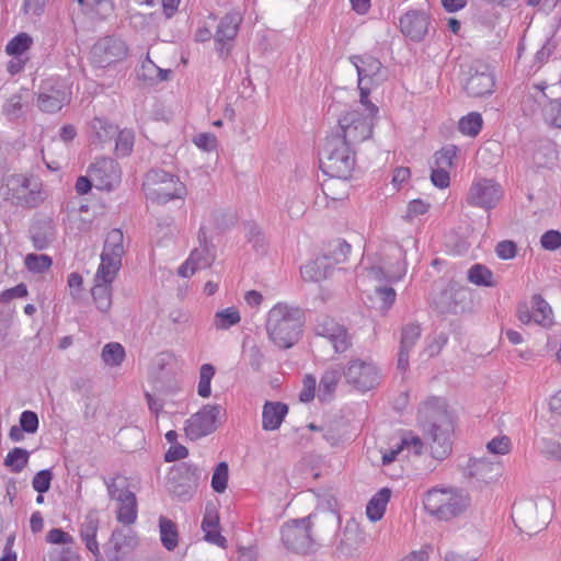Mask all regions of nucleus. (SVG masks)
I'll return each mask as SVG.
<instances>
[{
	"mask_svg": "<svg viewBox=\"0 0 561 561\" xmlns=\"http://www.w3.org/2000/svg\"><path fill=\"white\" fill-rule=\"evenodd\" d=\"M288 412V407L282 402L266 401L262 412V427L265 431L277 430Z\"/></svg>",
	"mask_w": 561,
	"mask_h": 561,
	"instance_id": "cd10ccee",
	"label": "nucleus"
},
{
	"mask_svg": "<svg viewBox=\"0 0 561 561\" xmlns=\"http://www.w3.org/2000/svg\"><path fill=\"white\" fill-rule=\"evenodd\" d=\"M53 472L49 469L38 471L33 480L32 486L38 493H46L50 489Z\"/></svg>",
	"mask_w": 561,
	"mask_h": 561,
	"instance_id": "bf43d9fd",
	"label": "nucleus"
},
{
	"mask_svg": "<svg viewBox=\"0 0 561 561\" xmlns=\"http://www.w3.org/2000/svg\"><path fill=\"white\" fill-rule=\"evenodd\" d=\"M351 61L357 70L360 101L366 102L370 93L369 85L381 79L382 65L370 55L352 56Z\"/></svg>",
	"mask_w": 561,
	"mask_h": 561,
	"instance_id": "2eb2a0df",
	"label": "nucleus"
},
{
	"mask_svg": "<svg viewBox=\"0 0 561 561\" xmlns=\"http://www.w3.org/2000/svg\"><path fill=\"white\" fill-rule=\"evenodd\" d=\"M317 380L312 375H306L302 379V389L299 393V400L308 403L313 400L316 392Z\"/></svg>",
	"mask_w": 561,
	"mask_h": 561,
	"instance_id": "69168bd1",
	"label": "nucleus"
},
{
	"mask_svg": "<svg viewBox=\"0 0 561 561\" xmlns=\"http://www.w3.org/2000/svg\"><path fill=\"white\" fill-rule=\"evenodd\" d=\"M89 174L100 191H111L121 182L118 163L108 157L96 159L89 168Z\"/></svg>",
	"mask_w": 561,
	"mask_h": 561,
	"instance_id": "f3484780",
	"label": "nucleus"
},
{
	"mask_svg": "<svg viewBox=\"0 0 561 561\" xmlns=\"http://www.w3.org/2000/svg\"><path fill=\"white\" fill-rule=\"evenodd\" d=\"M550 508L551 503L548 499L539 502L523 500L513 505L512 518L522 533L531 536L547 526Z\"/></svg>",
	"mask_w": 561,
	"mask_h": 561,
	"instance_id": "0eeeda50",
	"label": "nucleus"
},
{
	"mask_svg": "<svg viewBox=\"0 0 561 561\" xmlns=\"http://www.w3.org/2000/svg\"><path fill=\"white\" fill-rule=\"evenodd\" d=\"M215 375V367L211 364H203L199 369V381L197 387V393L202 398H208L210 396V382Z\"/></svg>",
	"mask_w": 561,
	"mask_h": 561,
	"instance_id": "603ef678",
	"label": "nucleus"
},
{
	"mask_svg": "<svg viewBox=\"0 0 561 561\" xmlns=\"http://www.w3.org/2000/svg\"><path fill=\"white\" fill-rule=\"evenodd\" d=\"M403 450L408 449L409 451H412L414 455L420 456L422 454L424 444L423 440L416 436L413 435L411 432L405 433L400 440Z\"/></svg>",
	"mask_w": 561,
	"mask_h": 561,
	"instance_id": "e2e57ef3",
	"label": "nucleus"
},
{
	"mask_svg": "<svg viewBox=\"0 0 561 561\" xmlns=\"http://www.w3.org/2000/svg\"><path fill=\"white\" fill-rule=\"evenodd\" d=\"M540 244L545 250L556 251L561 247V232L559 230H548L540 238Z\"/></svg>",
	"mask_w": 561,
	"mask_h": 561,
	"instance_id": "338daca9",
	"label": "nucleus"
},
{
	"mask_svg": "<svg viewBox=\"0 0 561 561\" xmlns=\"http://www.w3.org/2000/svg\"><path fill=\"white\" fill-rule=\"evenodd\" d=\"M30 454L26 449L15 447L4 458V466L13 472H21L28 462Z\"/></svg>",
	"mask_w": 561,
	"mask_h": 561,
	"instance_id": "37998d69",
	"label": "nucleus"
},
{
	"mask_svg": "<svg viewBox=\"0 0 561 561\" xmlns=\"http://www.w3.org/2000/svg\"><path fill=\"white\" fill-rule=\"evenodd\" d=\"M9 185L16 191L18 199L28 207H35L42 199L37 184L33 185L31 179L24 175H13Z\"/></svg>",
	"mask_w": 561,
	"mask_h": 561,
	"instance_id": "b1692460",
	"label": "nucleus"
},
{
	"mask_svg": "<svg viewBox=\"0 0 561 561\" xmlns=\"http://www.w3.org/2000/svg\"><path fill=\"white\" fill-rule=\"evenodd\" d=\"M355 150L340 134L325 137L320 151V169L329 178L350 180L355 167Z\"/></svg>",
	"mask_w": 561,
	"mask_h": 561,
	"instance_id": "7ed1b4c3",
	"label": "nucleus"
},
{
	"mask_svg": "<svg viewBox=\"0 0 561 561\" xmlns=\"http://www.w3.org/2000/svg\"><path fill=\"white\" fill-rule=\"evenodd\" d=\"M222 411L220 404H205L186 420L184 427L186 437L191 440H197L214 433Z\"/></svg>",
	"mask_w": 561,
	"mask_h": 561,
	"instance_id": "f8f14e48",
	"label": "nucleus"
},
{
	"mask_svg": "<svg viewBox=\"0 0 561 561\" xmlns=\"http://www.w3.org/2000/svg\"><path fill=\"white\" fill-rule=\"evenodd\" d=\"M280 534L283 545L295 553L308 554L319 547L318 538L313 536L305 518L287 522L283 525Z\"/></svg>",
	"mask_w": 561,
	"mask_h": 561,
	"instance_id": "6e6552de",
	"label": "nucleus"
},
{
	"mask_svg": "<svg viewBox=\"0 0 561 561\" xmlns=\"http://www.w3.org/2000/svg\"><path fill=\"white\" fill-rule=\"evenodd\" d=\"M378 113V107L369 100L346 112L339 119V128L335 134H340L341 138L353 148L369 139L373 135L374 121Z\"/></svg>",
	"mask_w": 561,
	"mask_h": 561,
	"instance_id": "20e7f679",
	"label": "nucleus"
},
{
	"mask_svg": "<svg viewBox=\"0 0 561 561\" xmlns=\"http://www.w3.org/2000/svg\"><path fill=\"white\" fill-rule=\"evenodd\" d=\"M71 100L70 87L60 78L44 80L37 93V107L45 113H57Z\"/></svg>",
	"mask_w": 561,
	"mask_h": 561,
	"instance_id": "9b49d317",
	"label": "nucleus"
},
{
	"mask_svg": "<svg viewBox=\"0 0 561 561\" xmlns=\"http://www.w3.org/2000/svg\"><path fill=\"white\" fill-rule=\"evenodd\" d=\"M407 273V264L404 261H399L396 264L394 271H385L381 266H371L368 270V276L377 282H398Z\"/></svg>",
	"mask_w": 561,
	"mask_h": 561,
	"instance_id": "e433bc0d",
	"label": "nucleus"
},
{
	"mask_svg": "<svg viewBox=\"0 0 561 561\" xmlns=\"http://www.w3.org/2000/svg\"><path fill=\"white\" fill-rule=\"evenodd\" d=\"M344 376L348 383L362 391L370 390L379 383L377 367L370 362L360 359L351 360Z\"/></svg>",
	"mask_w": 561,
	"mask_h": 561,
	"instance_id": "a211bd4d",
	"label": "nucleus"
},
{
	"mask_svg": "<svg viewBox=\"0 0 561 561\" xmlns=\"http://www.w3.org/2000/svg\"><path fill=\"white\" fill-rule=\"evenodd\" d=\"M126 44L114 36H104L96 41L90 51L91 64L98 68H105L123 60L127 56Z\"/></svg>",
	"mask_w": 561,
	"mask_h": 561,
	"instance_id": "ddd939ff",
	"label": "nucleus"
},
{
	"mask_svg": "<svg viewBox=\"0 0 561 561\" xmlns=\"http://www.w3.org/2000/svg\"><path fill=\"white\" fill-rule=\"evenodd\" d=\"M119 503L117 508V520L126 526L134 524L137 519V499L135 493L128 489L122 490L116 497Z\"/></svg>",
	"mask_w": 561,
	"mask_h": 561,
	"instance_id": "a878e982",
	"label": "nucleus"
},
{
	"mask_svg": "<svg viewBox=\"0 0 561 561\" xmlns=\"http://www.w3.org/2000/svg\"><path fill=\"white\" fill-rule=\"evenodd\" d=\"M91 294L98 309L107 312L112 306V284L94 282Z\"/></svg>",
	"mask_w": 561,
	"mask_h": 561,
	"instance_id": "a19ab883",
	"label": "nucleus"
},
{
	"mask_svg": "<svg viewBox=\"0 0 561 561\" xmlns=\"http://www.w3.org/2000/svg\"><path fill=\"white\" fill-rule=\"evenodd\" d=\"M390 496V489L382 488L370 499L366 506V515L369 520L378 522L382 518Z\"/></svg>",
	"mask_w": 561,
	"mask_h": 561,
	"instance_id": "72a5a7b5",
	"label": "nucleus"
},
{
	"mask_svg": "<svg viewBox=\"0 0 561 561\" xmlns=\"http://www.w3.org/2000/svg\"><path fill=\"white\" fill-rule=\"evenodd\" d=\"M159 528L162 546L169 551L174 550L179 542L176 524L173 520L161 516L159 518Z\"/></svg>",
	"mask_w": 561,
	"mask_h": 561,
	"instance_id": "c9c22d12",
	"label": "nucleus"
},
{
	"mask_svg": "<svg viewBox=\"0 0 561 561\" xmlns=\"http://www.w3.org/2000/svg\"><path fill=\"white\" fill-rule=\"evenodd\" d=\"M503 196L501 185L494 180H476L468 192L467 202L469 205L483 209L494 208Z\"/></svg>",
	"mask_w": 561,
	"mask_h": 561,
	"instance_id": "4468645a",
	"label": "nucleus"
},
{
	"mask_svg": "<svg viewBox=\"0 0 561 561\" xmlns=\"http://www.w3.org/2000/svg\"><path fill=\"white\" fill-rule=\"evenodd\" d=\"M38 416L33 411H23L20 415V427L27 434H34L38 430Z\"/></svg>",
	"mask_w": 561,
	"mask_h": 561,
	"instance_id": "680f3d73",
	"label": "nucleus"
},
{
	"mask_svg": "<svg viewBox=\"0 0 561 561\" xmlns=\"http://www.w3.org/2000/svg\"><path fill=\"white\" fill-rule=\"evenodd\" d=\"M495 253L501 260H512L517 255V244L512 240L500 241L495 247Z\"/></svg>",
	"mask_w": 561,
	"mask_h": 561,
	"instance_id": "774afa93",
	"label": "nucleus"
},
{
	"mask_svg": "<svg viewBox=\"0 0 561 561\" xmlns=\"http://www.w3.org/2000/svg\"><path fill=\"white\" fill-rule=\"evenodd\" d=\"M305 323V311L286 302L276 304L267 313L266 332L279 348H290L300 339Z\"/></svg>",
	"mask_w": 561,
	"mask_h": 561,
	"instance_id": "f03ea898",
	"label": "nucleus"
},
{
	"mask_svg": "<svg viewBox=\"0 0 561 561\" xmlns=\"http://www.w3.org/2000/svg\"><path fill=\"white\" fill-rule=\"evenodd\" d=\"M469 474L479 481L490 483L501 474V467L485 458L473 459L469 466Z\"/></svg>",
	"mask_w": 561,
	"mask_h": 561,
	"instance_id": "c85d7f7f",
	"label": "nucleus"
},
{
	"mask_svg": "<svg viewBox=\"0 0 561 561\" xmlns=\"http://www.w3.org/2000/svg\"><path fill=\"white\" fill-rule=\"evenodd\" d=\"M2 114L11 122L23 116V98L20 93H15L4 101L2 105Z\"/></svg>",
	"mask_w": 561,
	"mask_h": 561,
	"instance_id": "49530a36",
	"label": "nucleus"
},
{
	"mask_svg": "<svg viewBox=\"0 0 561 561\" xmlns=\"http://www.w3.org/2000/svg\"><path fill=\"white\" fill-rule=\"evenodd\" d=\"M91 128L93 130L94 137L93 142H98L101 146H104L106 142H110L115 138L118 127L106 118L95 117L91 123Z\"/></svg>",
	"mask_w": 561,
	"mask_h": 561,
	"instance_id": "f704fd0d",
	"label": "nucleus"
},
{
	"mask_svg": "<svg viewBox=\"0 0 561 561\" xmlns=\"http://www.w3.org/2000/svg\"><path fill=\"white\" fill-rule=\"evenodd\" d=\"M100 519L96 511H90L85 516L80 526V537L82 541L85 543V547L89 551L93 553L94 557L100 556L99 543L96 541V533L99 529Z\"/></svg>",
	"mask_w": 561,
	"mask_h": 561,
	"instance_id": "393cba45",
	"label": "nucleus"
},
{
	"mask_svg": "<svg viewBox=\"0 0 561 561\" xmlns=\"http://www.w3.org/2000/svg\"><path fill=\"white\" fill-rule=\"evenodd\" d=\"M31 238L37 250L46 249L55 240V229L49 221H39L31 227Z\"/></svg>",
	"mask_w": 561,
	"mask_h": 561,
	"instance_id": "7c9ffc66",
	"label": "nucleus"
},
{
	"mask_svg": "<svg viewBox=\"0 0 561 561\" xmlns=\"http://www.w3.org/2000/svg\"><path fill=\"white\" fill-rule=\"evenodd\" d=\"M417 423L427 440L432 457L444 460L451 453L454 419L442 398H431L419 408Z\"/></svg>",
	"mask_w": 561,
	"mask_h": 561,
	"instance_id": "f257e3e1",
	"label": "nucleus"
},
{
	"mask_svg": "<svg viewBox=\"0 0 561 561\" xmlns=\"http://www.w3.org/2000/svg\"><path fill=\"white\" fill-rule=\"evenodd\" d=\"M482 123L481 114L471 112L459 121L458 128L461 134L474 137L480 133Z\"/></svg>",
	"mask_w": 561,
	"mask_h": 561,
	"instance_id": "a18cd8bd",
	"label": "nucleus"
},
{
	"mask_svg": "<svg viewBox=\"0 0 561 561\" xmlns=\"http://www.w3.org/2000/svg\"><path fill=\"white\" fill-rule=\"evenodd\" d=\"M142 188L146 197L158 204L182 198L185 194V186L176 175L159 169L146 173Z\"/></svg>",
	"mask_w": 561,
	"mask_h": 561,
	"instance_id": "423d86ee",
	"label": "nucleus"
},
{
	"mask_svg": "<svg viewBox=\"0 0 561 561\" xmlns=\"http://www.w3.org/2000/svg\"><path fill=\"white\" fill-rule=\"evenodd\" d=\"M241 320L240 312L234 307H229L216 312L214 317V325L217 329L226 330L239 323Z\"/></svg>",
	"mask_w": 561,
	"mask_h": 561,
	"instance_id": "09e8293b",
	"label": "nucleus"
},
{
	"mask_svg": "<svg viewBox=\"0 0 561 561\" xmlns=\"http://www.w3.org/2000/svg\"><path fill=\"white\" fill-rule=\"evenodd\" d=\"M25 265L31 272L42 273L50 267L51 259L45 254H28L25 257Z\"/></svg>",
	"mask_w": 561,
	"mask_h": 561,
	"instance_id": "4d7b16f0",
	"label": "nucleus"
},
{
	"mask_svg": "<svg viewBox=\"0 0 561 561\" xmlns=\"http://www.w3.org/2000/svg\"><path fill=\"white\" fill-rule=\"evenodd\" d=\"M428 15L423 11L411 10L400 18V30L411 41L420 42L427 34Z\"/></svg>",
	"mask_w": 561,
	"mask_h": 561,
	"instance_id": "5701e85b",
	"label": "nucleus"
},
{
	"mask_svg": "<svg viewBox=\"0 0 561 561\" xmlns=\"http://www.w3.org/2000/svg\"><path fill=\"white\" fill-rule=\"evenodd\" d=\"M331 263L325 255H320L300 268L301 277L308 282H320L328 278L333 271Z\"/></svg>",
	"mask_w": 561,
	"mask_h": 561,
	"instance_id": "bb28decb",
	"label": "nucleus"
},
{
	"mask_svg": "<svg viewBox=\"0 0 561 561\" xmlns=\"http://www.w3.org/2000/svg\"><path fill=\"white\" fill-rule=\"evenodd\" d=\"M531 308L527 304H520L517 309V316L522 323H536L542 328H549L553 324V311L551 306L540 294L533 295L530 299Z\"/></svg>",
	"mask_w": 561,
	"mask_h": 561,
	"instance_id": "dca6fc26",
	"label": "nucleus"
},
{
	"mask_svg": "<svg viewBox=\"0 0 561 561\" xmlns=\"http://www.w3.org/2000/svg\"><path fill=\"white\" fill-rule=\"evenodd\" d=\"M135 135L130 129L117 130L115 136V152L118 157H127L134 148Z\"/></svg>",
	"mask_w": 561,
	"mask_h": 561,
	"instance_id": "c03bdc74",
	"label": "nucleus"
},
{
	"mask_svg": "<svg viewBox=\"0 0 561 561\" xmlns=\"http://www.w3.org/2000/svg\"><path fill=\"white\" fill-rule=\"evenodd\" d=\"M228 483V465L219 462L213 473L211 488L215 492L222 493L227 489Z\"/></svg>",
	"mask_w": 561,
	"mask_h": 561,
	"instance_id": "5fc2aeb1",
	"label": "nucleus"
},
{
	"mask_svg": "<svg viewBox=\"0 0 561 561\" xmlns=\"http://www.w3.org/2000/svg\"><path fill=\"white\" fill-rule=\"evenodd\" d=\"M124 236L121 229H112L104 241L102 254H107L110 257L122 260L124 254Z\"/></svg>",
	"mask_w": 561,
	"mask_h": 561,
	"instance_id": "ea45409f",
	"label": "nucleus"
},
{
	"mask_svg": "<svg viewBox=\"0 0 561 561\" xmlns=\"http://www.w3.org/2000/svg\"><path fill=\"white\" fill-rule=\"evenodd\" d=\"M468 280L477 286L495 287L497 282L494 279L493 272L483 264H473L468 270Z\"/></svg>",
	"mask_w": 561,
	"mask_h": 561,
	"instance_id": "4c0bfd02",
	"label": "nucleus"
},
{
	"mask_svg": "<svg viewBox=\"0 0 561 561\" xmlns=\"http://www.w3.org/2000/svg\"><path fill=\"white\" fill-rule=\"evenodd\" d=\"M203 470L191 462H181L169 473V490L180 501H187L197 489Z\"/></svg>",
	"mask_w": 561,
	"mask_h": 561,
	"instance_id": "9d476101",
	"label": "nucleus"
},
{
	"mask_svg": "<svg viewBox=\"0 0 561 561\" xmlns=\"http://www.w3.org/2000/svg\"><path fill=\"white\" fill-rule=\"evenodd\" d=\"M348 180L330 178L321 184L322 193L332 201H343L348 195Z\"/></svg>",
	"mask_w": 561,
	"mask_h": 561,
	"instance_id": "58836bf2",
	"label": "nucleus"
},
{
	"mask_svg": "<svg viewBox=\"0 0 561 561\" xmlns=\"http://www.w3.org/2000/svg\"><path fill=\"white\" fill-rule=\"evenodd\" d=\"M421 325L417 322H411L402 327L400 351H408L415 346L416 341L421 337Z\"/></svg>",
	"mask_w": 561,
	"mask_h": 561,
	"instance_id": "de8ad7c7",
	"label": "nucleus"
},
{
	"mask_svg": "<svg viewBox=\"0 0 561 561\" xmlns=\"http://www.w3.org/2000/svg\"><path fill=\"white\" fill-rule=\"evenodd\" d=\"M136 543L137 539L133 530L115 529L104 547L105 557L108 561H119Z\"/></svg>",
	"mask_w": 561,
	"mask_h": 561,
	"instance_id": "4be33fe9",
	"label": "nucleus"
},
{
	"mask_svg": "<svg viewBox=\"0 0 561 561\" xmlns=\"http://www.w3.org/2000/svg\"><path fill=\"white\" fill-rule=\"evenodd\" d=\"M305 519H307L311 531L314 530L313 536L318 538V541L325 536L334 534L341 523L340 515L332 507L330 501L329 507H319L316 512L305 517Z\"/></svg>",
	"mask_w": 561,
	"mask_h": 561,
	"instance_id": "6ab92c4d",
	"label": "nucleus"
},
{
	"mask_svg": "<svg viewBox=\"0 0 561 561\" xmlns=\"http://www.w3.org/2000/svg\"><path fill=\"white\" fill-rule=\"evenodd\" d=\"M187 260L196 271L207 268L211 264L208 251L205 248L193 250Z\"/></svg>",
	"mask_w": 561,
	"mask_h": 561,
	"instance_id": "052dcab7",
	"label": "nucleus"
},
{
	"mask_svg": "<svg viewBox=\"0 0 561 561\" xmlns=\"http://www.w3.org/2000/svg\"><path fill=\"white\" fill-rule=\"evenodd\" d=\"M458 148L455 145H447L443 147L440 150L436 151L434 154V165L435 168L449 170L453 168L454 159L457 156Z\"/></svg>",
	"mask_w": 561,
	"mask_h": 561,
	"instance_id": "8fccbe9b",
	"label": "nucleus"
},
{
	"mask_svg": "<svg viewBox=\"0 0 561 561\" xmlns=\"http://www.w3.org/2000/svg\"><path fill=\"white\" fill-rule=\"evenodd\" d=\"M241 22L242 15L238 11H230L220 20L214 35L215 42L218 45L217 51L220 56L229 54V44L236 38Z\"/></svg>",
	"mask_w": 561,
	"mask_h": 561,
	"instance_id": "412c9836",
	"label": "nucleus"
},
{
	"mask_svg": "<svg viewBox=\"0 0 561 561\" xmlns=\"http://www.w3.org/2000/svg\"><path fill=\"white\" fill-rule=\"evenodd\" d=\"M244 231H245V237H247L248 241L253 244V248H255L256 250L263 249L264 237L262 234L260 227L255 222H253V221L245 222Z\"/></svg>",
	"mask_w": 561,
	"mask_h": 561,
	"instance_id": "13d9d810",
	"label": "nucleus"
},
{
	"mask_svg": "<svg viewBox=\"0 0 561 561\" xmlns=\"http://www.w3.org/2000/svg\"><path fill=\"white\" fill-rule=\"evenodd\" d=\"M470 505L467 493L456 489H433L426 493L424 508L440 520H449Z\"/></svg>",
	"mask_w": 561,
	"mask_h": 561,
	"instance_id": "39448f33",
	"label": "nucleus"
},
{
	"mask_svg": "<svg viewBox=\"0 0 561 561\" xmlns=\"http://www.w3.org/2000/svg\"><path fill=\"white\" fill-rule=\"evenodd\" d=\"M122 266V260L101 254V263L94 275V282L112 284Z\"/></svg>",
	"mask_w": 561,
	"mask_h": 561,
	"instance_id": "473e14b6",
	"label": "nucleus"
},
{
	"mask_svg": "<svg viewBox=\"0 0 561 561\" xmlns=\"http://www.w3.org/2000/svg\"><path fill=\"white\" fill-rule=\"evenodd\" d=\"M543 117L547 124L561 128V98L551 100L543 110Z\"/></svg>",
	"mask_w": 561,
	"mask_h": 561,
	"instance_id": "864d4df0",
	"label": "nucleus"
},
{
	"mask_svg": "<svg viewBox=\"0 0 561 561\" xmlns=\"http://www.w3.org/2000/svg\"><path fill=\"white\" fill-rule=\"evenodd\" d=\"M351 253V244L343 239H336L329 244V249L323 255L333 263V266L343 263Z\"/></svg>",
	"mask_w": 561,
	"mask_h": 561,
	"instance_id": "79ce46f5",
	"label": "nucleus"
},
{
	"mask_svg": "<svg viewBox=\"0 0 561 561\" xmlns=\"http://www.w3.org/2000/svg\"><path fill=\"white\" fill-rule=\"evenodd\" d=\"M33 39L26 33H20L14 36L5 46V51L10 56H19L25 53L32 45Z\"/></svg>",
	"mask_w": 561,
	"mask_h": 561,
	"instance_id": "3c124183",
	"label": "nucleus"
},
{
	"mask_svg": "<svg viewBox=\"0 0 561 561\" xmlns=\"http://www.w3.org/2000/svg\"><path fill=\"white\" fill-rule=\"evenodd\" d=\"M342 376V368L340 365L328 368L322 375L319 383L318 398L320 401L331 399L334 393L337 382Z\"/></svg>",
	"mask_w": 561,
	"mask_h": 561,
	"instance_id": "c756f323",
	"label": "nucleus"
},
{
	"mask_svg": "<svg viewBox=\"0 0 561 561\" xmlns=\"http://www.w3.org/2000/svg\"><path fill=\"white\" fill-rule=\"evenodd\" d=\"M157 71L158 66L147 57L146 60L142 61L140 69L137 71V77L139 80L149 83H157Z\"/></svg>",
	"mask_w": 561,
	"mask_h": 561,
	"instance_id": "0e129e2a",
	"label": "nucleus"
},
{
	"mask_svg": "<svg viewBox=\"0 0 561 561\" xmlns=\"http://www.w3.org/2000/svg\"><path fill=\"white\" fill-rule=\"evenodd\" d=\"M122 266V260L101 254V263L94 275V282L112 284Z\"/></svg>",
	"mask_w": 561,
	"mask_h": 561,
	"instance_id": "2f4dec72",
	"label": "nucleus"
},
{
	"mask_svg": "<svg viewBox=\"0 0 561 561\" xmlns=\"http://www.w3.org/2000/svg\"><path fill=\"white\" fill-rule=\"evenodd\" d=\"M375 295L377 300L380 302L379 308L382 311H388L396 301V290L390 286H376Z\"/></svg>",
	"mask_w": 561,
	"mask_h": 561,
	"instance_id": "6e6d98bb",
	"label": "nucleus"
},
{
	"mask_svg": "<svg viewBox=\"0 0 561 561\" xmlns=\"http://www.w3.org/2000/svg\"><path fill=\"white\" fill-rule=\"evenodd\" d=\"M314 332L318 336L327 339L334 351H346L352 346L346 329L330 317H319L314 325Z\"/></svg>",
	"mask_w": 561,
	"mask_h": 561,
	"instance_id": "aec40b11",
	"label": "nucleus"
},
{
	"mask_svg": "<svg viewBox=\"0 0 561 561\" xmlns=\"http://www.w3.org/2000/svg\"><path fill=\"white\" fill-rule=\"evenodd\" d=\"M462 88L468 96L483 98L493 93L494 75L489 65L476 60L462 71Z\"/></svg>",
	"mask_w": 561,
	"mask_h": 561,
	"instance_id": "1a4fd4ad",
	"label": "nucleus"
}]
</instances>
